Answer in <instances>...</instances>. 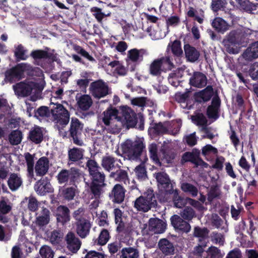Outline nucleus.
<instances>
[{
    "label": "nucleus",
    "instance_id": "36",
    "mask_svg": "<svg viewBox=\"0 0 258 258\" xmlns=\"http://www.w3.org/2000/svg\"><path fill=\"white\" fill-rule=\"evenodd\" d=\"M115 160L114 158L110 156H105L102 160V166L106 170L110 171L115 167Z\"/></svg>",
    "mask_w": 258,
    "mask_h": 258
},
{
    "label": "nucleus",
    "instance_id": "61",
    "mask_svg": "<svg viewBox=\"0 0 258 258\" xmlns=\"http://www.w3.org/2000/svg\"><path fill=\"white\" fill-rule=\"evenodd\" d=\"M128 58L131 61L135 62L138 61L140 58V51L137 49H133L128 51L127 54Z\"/></svg>",
    "mask_w": 258,
    "mask_h": 258
},
{
    "label": "nucleus",
    "instance_id": "24",
    "mask_svg": "<svg viewBox=\"0 0 258 258\" xmlns=\"http://www.w3.org/2000/svg\"><path fill=\"white\" fill-rule=\"evenodd\" d=\"M220 100L218 97L213 98L212 104L207 108V115L209 118L217 119L219 116Z\"/></svg>",
    "mask_w": 258,
    "mask_h": 258
},
{
    "label": "nucleus",
    "instance_id": "29",
    "mask_svg": "<svg viewBox=\"0 0 258 258\" xmlns=\"http://www.w3.org/2000/svg\"><path fill=\"white\" fill-rule=\"evenodd\" d=\"M76 99L78 106L83 110L89 109L93 103L92 99L89 95H81Z\"/></svg>",
    "mask_w": 258,
    "mask_h": 258
},
{
    "label": "nucleus",
    "instance_id": "27",
    "mask_svg": "<svg viewBox=\"0 0 258 258\" xmlns=\"http://www.w3.org/2000/svg\"><path fill=\"white\" fill-rule=\"evenodd\" d=\"M213 94V90L211 86H207L204 90L198 93L196 99L197 102H206L209 101Z\"/></svg>",
    "mask_w": 258,
    "mask_h": 258
},
{
    "label": "nucleus",
    "instance_id": "43",
    "mask_svg": "<svg viewBox=\"0 0 258 258\" xmlns=\"http://www.w3.org/2000/svg\"><path fill=\"white\" fill-rule=\"evenodd\" d=\"M221 195V192L218 186H211L208 192V200L211 202L215 199L220 198Z\"/></svg>",
    "mask_w": 258,
    "mask_h": 258
},
{
    "label": "nucleus",
    "instance_id": "16",
    "mask_svg": "<svg viewBox=\"0 0 258 258\" xmlns=\"http://www.w3.org/2000/svg\"><path fill=\"white\" fill-rule=\"evenodd\" d=\"M166 228V224L158 218H151L149 222V229L154 233H163Z\"/></svg>",
    "mask_w": 258,
    "mask_h": 258
},
{
    "label": "nucleus",
    "instance_id": "45",
    "mask_svg": "<svg viewBox=\"0 0 258 258\" xmlns=\"http://www.w3.org/2000/svg\"><path fill=\"white\" fill-rule=\"evenodd\" d=\"M22 135L20 131L16 130L11 133L9 136L10 143L13 145H18L22 140Z\"/></svg>",
    "mask_w": 258,
    "mask_h": 258
},
{
    "label": "nucleus",
    "instance_id": "49",
    "mask_svg": "<svg viewBox=\"0 0 258 258\" xmlns=\"http://www.w3.org/2000/svg\"><path fill=\"white\" fill-rule=\"evenodd\" d=\"M42 258H53L54 252L51 248L47 245H43L39 250Z\"/></svg>",
    "mask_w": 258,
    "mask_h": 258
},
{
    "label": "nucleus",
    "instance_id": "60",
    "mask_svg": "<svg viewBox=\"0 0 258 258\" xmlns=\"http://www.w3.org/2000/svg\"><path fill=\"white\" fill-rule=\"evenodd\" d=\"M226 4L225 0H212L211 8L214 12H217L223 8Z\"/></svg>",
    "mask_w": 258,
    "mask_h": 258
},
{
    "label": "nucleus",
    "instance_id": "8",
    "mask_svg": "<svg viewBox=\"0 0 258 258\" xmlns=\"http://www.w3.org/2000/svg\"><path fill=\"white\" fill-rule=\"evenodd\" d=\"M26 69V64L20 63L8 70L5 73V81L12 83L19 80Z\"/></svg>",
    "mask_w": 258,
    "mask_h": 258
},
{
    "label": "nucleus",
    "instance_id": "38",
    "mask_svg": "<svg viewBox=\"0 0 258 258\" xmlns=\"http://www.w3.org/2000/svg\"><path fill=\"white\" fill-rule=\"evenodd\" d=\"M11 210V207L8 205L5 201L2 200L0 202V222L6 223L8 219L5 216Z\"/></svg>",
    "mask_w": 258,
    "mask_h": 258
},
{
    "label": "nucleus",
    "instance_id": "40",
    "mask_svg": "<svg viewBox=\"0 0 258 258\" xmlns=\"http://www.w3.org/2000/svg\"><path fill=\"white\" fill-rule=\"evenodd\" d=\"M83 151L79 148H73L69 151V157L70 160L77 161L83 158Z\"/></svg>",
    "mask_w": 258,
    "mask_h": 258
},
{
    "label": "nucleus",
    "instance_id": "63",
    "mask_svg": "<svg viewBox=\"0 0 258 258\" xmlns=\"http://www.w3.org/2000/svg\"><path fill=\"white\" fill-rule=\"evenodd\" d=\"M217 152V149L211 145H207L202 149V154L204 156H207L210 154H216Z\"/></svg>",
    "mask_w": 258,
    "mask_h": 258
},
{
    "label": "nucleus",
    "instance_id": "37",
    "mask_svg": "<svg viewBox=\"0 0 258 258\" xmlns=\"http://www.w3.org/2000/svg\"><path fill=\"white\" fill-rule=\"evenodd\" d=\"M150 158L157 165H161L159 155L158 154V147L156 144H151L148 147Z\"/></svg>",
    "mask_w": 258,
    "mask_h": 258
},
{
    "label": "nucleus",
    "instance_id": "54",
    "mask_svg": "<svg viewBox=\"0 0 258 258\" xmlns=\"http://www.w3.org/2000/svg\"><path fill=\"white\" fill-rule=\"evenodd\" d=\"M135 172L139 179H145L147 177L146 169L143 164L137 166L135 169Z\"/></svg>",
    "mask_w": 258,
    "mask_h": 258
},
{
    "label": "nucleus",
    "instance_id": "50",
    "mask_svg": "<svg viewBox=\"0 0 258 258\" xmlns=\"http://www.w3.org/2000/svg\"><path fill=\"white\" fill-rule=\"evenodd\" d=\"M192 121L198 125L204 126L207 123L206 117L202 113H198L191 116Z\"/></svg>",
    "mask_w": 258,
    "mask_h": 258
},
{
    "label": "nucleus",
    "instance_id": "21",
    "mask_svg": "<svg viewBox=\"0 0 258 258\" xmlns=\"http://www.w3.org/2000/svg\"><path fill=\"white\" fill-rule=\"evenodd\" d=\"M50 212L46 208L42 207L40 214L36 217L35 224L39 227L47 225L50 219Z\"/></svg>",
    "mask_w": 258,
    "mask_h": 258
},
{
    "label": "nucleus",
    "instance_id": "35",
    "mask_svg": "<svg viewBox=\"0 0 258 258\" xmlns=\"http://www.w3.org/2000/svg\"><path fill=\"white\" fill-rule=\"evenodd\" d=\"M30 139L33 142L38 144L41 142L43 139L42 129L39 127H35L29 134Z\"/></svg>",
    "mask_w": 258,
    "mask_h": 258
},
{
    "label": "nucleus",
    "instance_id": "34",
    "mask_svg": "<svg viewBox=\"0 0 258 258\" xmlns=\"http://www.w3.org/2000/svg\"><path fill=\"white\" fill-rule=\"evenodd\" d=\"M109 176L114 178L116 181L123 182L124 183L128 181L127 173L126 171L122 169H118L115 172H111Z\"/></svg>",
    "mask_w": 258,
    "mask_h": 258
},
{
    "label": "nucleus",
    "instance_id": "55",
    "mask_svg": "<svg viewBox=\"0 0 258 258\" xmlns=\"http://www.w3.org/2000/svg\"><path fill=\"white\" fill-rule=\"evenodd\" d=\"M174 194L173 202L174 206L178 208H182L184 205V200L178 195L177 190H174L171 192Z\"/></svg>",
    "mask_w": 258,
    "mask_h": 258
},
{
    "label": "nucleus",
    "instance_id": "11",
    "mask_svg": "<svg viewBox=\"0 0 258 258\" xmlns=\"http://www.w3.org/2000/svg\"><path fill=\"white\" fill-rule=\"evenodd\" d=\"M90 91L94 97L100 98L108 94V88L104 82L98 80L90 84Z\"/></svg>",
    "mask_w": 258,
    "mask_h": 258
},
{
    "label": "nucleus",
    "instance_id": "25",
    "mask_svg": "<svg viewBox=\"0 0 258 258\" xmlns=\"http://www.w3.org/2000/svg\"><path fill=\"white\" fill-rule=\"evenodd\" d=\"M69 212V209L67 207L63 206L58 207L56 211L57 221L63 224L68 222L70 219Z\"/></svg>",
    "mask_w": 258,
    "mask_h": 258
},
{
    "label": "nucleus",
    "instance_id": "48",
    "mask_svg": "<svg viewBox=\"0 0 258 258\" xmlns=\"http://www.w3.org/2000/svg\"><path fill=\"white\" fill-rule=\"evenodd\" d=\"M91 11L93 13V16L97 19L99 23H101L104 17L109 16L110 13H108L107 14H105L102 12L100 8L97 7H93L91 9Z\"/></svg>",
    "mask_w": 258,
    "mask_h": 258
},
{
    "label": "nucleus",
    "instance_id": "13",
    "mask_svg": "<svg viewBox=\"0 0 258 258\" xmlns=\"http://www.w3.org/2000/svg\"><path fill=\"white\" fill-rule=\"evenodd\" d=\"M83 125L77 118H72L71 122L70 134L73 138V142L78 145L81 146L83 141L80 139Z\"/></svg>",
    "mask_w": 258,
    "mask_h": 258
},
{
    "label": "nucleus",
    "instance_id": "23",
    "mask_svg": "<svg viewBox=\"0 0 258 258\" xmlns=\"http://www.w3.org/2000/svg\"><path fill=\"white\" fill-rule=\"evenodd\" d=\"M242 57L247 61L258 57V41L252 43L242 54Z\"/></svg>",
    "mask_w": 258,
    "mask_h": 258
},
{
    "label": "nucleus",
    "instance_id": "62",
    "mask_svg": "<svg viewBox=\"0 0 258 258\" xmlns=\"http://www.w3.org/2000/svg\"><path fill=\"white\" fill-rule=\"evenodd\" d=\"M172 51L176 55H180L182 53L180 41L175 40L171 45Z\"/></svg>",
    "mask_w": 258,
    "mask_h": 258
},
{
    "label": "nucleus",
    "instance_id": "58",
    "mask_svg": "<svg viewBox=\"0 0 258 258\" xmlns=\"http://www.w3.org/2000/svg\"><path fill=\"white\" fill-rule=\"evenodd\" d=\"M31 56L34 59L46 58L49 57L47 51L42 50H36L32 51Z\"/></svg>",
    "mask_w": 258,
    "mask_h": 258
},
{
    "label": "nucleus",
    "instance_id": "46",
    "mask_svg": "<svg viewBox=\"0 0 258 258\" xmlns=\"http://www.w3.org/2000/svg\"><path fill=\"white\" fill-rule=\"evenodd\" d=\"M206 252L207 255L205 258H221L223 256L220 250L215 246H211Z\"/></svg>",
    "mask_w": 258,
    "mask_h": 258
},
{
    "label": "nucleus",
    "instance_id": "42",
    "mask_svg": "<svg viewBox=\"0 0 258 258\" xmlns=\"http://www.w3.org/2000/svg\"><path fill=\"white\" fill-rule=\"evenodd\" d=\"M25 201L28 202V209L31 212H35L38 210L39 202L33 196H30L24 199L23 202Z\"/></svg>",
    "mask_w": 258,
    "mask_h": 258
},
{
    "label": "nucleus",
    "instance_id": "64",
    "mask_svg": "<svg viewBox=\"0 0 258 258\" xmlns=\"http://www.w3.org/2000/svg\"><path fill=\"white\" fill-rule=\"evenodd\" d=\"M209 231L207 228H200L196 227L194 231V235L195 236L204 238L208 234Z\"/></svg>",
    "mask_w": 258,
    "mask_h": 258
},
{
    "label": "nucleus",
    "instance_id": "1",
    "mask_svg": "<svg viewBox=\"0 0 258 258\" xmlns=\"http://www.w3.org/2000/svg\"><path fill=\"white\" fill-rule=\"evenodd\" d=\"M100 120L104 130L111 134H118L123 127L128 128L137 123L135 113L130 108L123 111L122 116L116 108H108L100 115Z\"/></svg>",
    "mask_w": 258,
    "mask_h": 258
},
{
    "label": "nucleus",
    "instance_id": "4",
    "mask_svg": "<svg viewBox=\"0 0 258 258\" xmlns=\"http://www.w3.org/2000/svg\"><path fill=\"white\" fill-rule=\"evenodd\" d=\"M144 146L140 141L126 140L123 144V149L130 160H135L141 156Z\"/></svg>",
    "mask_w": 258,
    "mask_h": 258
},
{
    "label": "nucleus",
    "instance_id": "15",
    "mask_svg": "<svg viewBox=\"0 0 258 258\" xmlns=\"http://www.w3.org/2000/svg\"><path fill=\"white\" fill-rule=\"evenodd\" d=\"M67 248L72 252L76 253L80 248L81 242L72 232H69L66 237Z\"/></svg>",
    "mask_w": 258,
    "mask_h": 258
},
{
    "label": "nucleus",
    "instance_id": "31",
    "mask_svg": "<svg viewBox=\"0 0 258 258\" xmlns=\"http://www.w3.org/2000/svg\"><path fill=\"white\" fill-rule=\"evenodd\" d=\"M184 49L186 57L189 61L195 62L198 59L200 53L195 47L189 44H185L184 46Z\"/></svg>",
    "mask_w": 258,
    "mask_h": 258
},
{
    "label": "nucleus",
    "instance_id": "19",
    "mask_svg": "<svg viewBox=\"0 0 258 258\" xmlns=\"http://www.w3.org/2000/svg\"><path fill=\"white\" fill-rule=\"evenodd\" d=\"M49 167V161L47 158L42 157L36 162L35 166V172L37 175L42 176L48 171Z\"/></svg>",
    "mask_w": 258,
    "mask_h": 258
},
{
    "label": "nucleus",
    "instance_id": "2",
    "mask_svg": "<svg viewBox=\"0 0 258 258\" xmlns=\"http://www.w3.org/2000/svg\"><path fill=\"white\" fill-rule=\"evenodd\" d=\"M52 121L55 127L63 137L67 135V125L70 120V113L68 110L61 104L52 103L50 106Z\"/></svg>",
    "mask_w": 258,
    "mask_h": 258
},
{
    "label": "nucleus",
    "instance_id": "12",
    "mask_svg": "<svg viewBox=\"0 0 258 258\" xmlns=\"http://www.w3.org/2000/svg\"><path fill=\"white\" fill-rule=\"evenodd\" d=\"M156 178L161 189L171 194L173 189V185L168 175L164 172H160L156 173Z\"/></svg>",
    "mask_w": 258,
    "mask_h": 258
},
{
    "label": "nucleus",
    "instance_id": "53",
    "mask_svg": "<svg viewBox=\"0 0 258 258\" xmlns=\"http://www.w3.org/2000/svg\"><path fill=\"white\" fill-rule=\"evenodd\" d=\"M26 52L24 47L22 45H19L16 48L15 55L18 60H25L27 58Z\"/></svg>",
    "mask_w": 258,
    "mask_h": 258
},
{
    "label": "nucleus",
    "instance_id": "3",
    "mask_svg": "<svg viewBox=\"0 0 258 258\" xmlns=\"http://www.w3.org/2000/svg\"><path fill=\"white\" fill-rule=\"evenodd\" d=\"M157 204L153 191L149 189L143 196L137 198L134 203V207L139 211L146 212Z\"/></svg>",
    "mask_w": 258,
    "mask_h": 258
},
{
    "label": "nucleus",
    "instance_id": "6",
    "mask_svg": "<svg viewBox=\"0 0 258 258\" xmlns=\"http://www.w3.org/2000/svg\"><path fill=\"white\" fill-rule=\"evenodd\" d=\"M16 95L25 97L29 95L33 90L41 91L43 86L33 82H20L13 86Z\"/></svg>",
    "mask_w": 258,
    "mask_h": 258
},
{
    "label": "nucleus",
    "instance_id": "39",
    "mask_svg": "<svg viewBox=\"0 0 258 258\" xmlns=\"http://www.w3.org/2000/svg\"><path fill=\"white\" fill-rule=\"evenodd\" d=\"M104 185L103 183H96L93 181L90 186L91 191L94 195L95 199H99L103 192L102 187Z\"/></svg>",
    "mask_w": 258,
    "mask_h": 258
},
{
    "label": "nucleus",
    "instance_id": "9",
    "mask_svg": "<svg viewBox=\"0 0 258 258\" xmlns=\"http://www.w3.org/2000/svg\"><path fill=\"white\" fill-rule=\"evenodd\" d=\"M89 174L91 176L92 179L94 181H97L99 183L104 182L105 175L100 171L101 168L97 163L94 160H88L87 164Z\"/></svg>",
    "mask_w": 258,
    "mask_h": 258
},
{
    "label": "nucleus",
    "instance_id": "7",
    "mask_svg": "<svg viewBox=\"0 0 258 258\" xmlns=\"http://www.w3.org/2000/svg\"><path fill=\"white\" fill-rule=\"evenodd\" d=\"M173 64L169 57H162L155 59L149 66V73L152 76L160 75L162 71V68H166L171 69Z\"/></svg>",
    "mask_w": 258,
    "mask_h": 258
},
{
    "label": "nucleus",
    "instance_id": "30",
    "mask_svg": "<svg viewBox=\"0 0 258 258\" xmlns=\"http://www.w3.org/2000/svg\"><path fill=\"white\" fill-rule=\"evenodd\" d=\"M213 27L218 32L223 33L229 28V25L221 18H216L212 22Z\"/></svg>",
    "mask_w": 258,
    "mask_h": 258
},
{
    "label": "nucleus",
    "instance_id": "33",
    "mask_svg": "<svg viewBox=\"0 0 258 258\" xmlns=\"http://www.w3.org/2000/svg\"><path fill=\"white\" fill-rule=\"evenodd\" d=\"M139 251L138 249L128 247L122 249L120 258H139Z\"/></svg>",
    "mask_w": 258,
    "mask_h": 258
},
{
    "label": "nucleus",
    "instance_id": "22",
    "mask_svg": "<svg viewBox=\"0 0 258 258\" xmlns=\"http://www.w3.org/2000/svg\"><path fill=\"white\" fill-rule=\"evenodd\" d=\"M110 196L113 198L114 202L120 203L124 200L125 189L120 184H117L113 187Z\"/></svg>",
    "mask_w": 258,
    "mask_h": 258
},
{
    "label": "nucleus",
    "instance_id": "59",
    "mask_svg": "<svg viewBox=\"0 0 258 258\" xmlns=\"http://www.w3.org/2000/svg\"><path fill=\"white\" fill-rule=\"evenodd\" d=\"M249 74L252 80L258 81V62H255L250 66Z\"/></svg>",
    "mask_w": 258,
    "mask_h": 258
},
{
    "label": "nucleus",
    "instance_id": "28",
    "mask_svg": "<svg viewBox=\"0 0 258 258\" xmlns=\"http://www.w3.org/2000/svg\"><path fill=\"white\" fill-rule=\"evenodd\" d=\"M22 182L21 177L16 173H12L8 179V185L11 190L15 191L22 185Z\"/></svg>",
    "mask_w": 258,
    "mask_h": 258
},
{
    "label": "nucleus",
    "instance_id": "26",
    "mask_svg": "<svg viewBox=\"0 0 258 258\" xmlns=\"http://www.w3.org/2000/svg\"><path fill=\"white\" fill-rule=\"evenodd\" d=\"M36 192L40 195H44L47 192H51L52 188L49 183L44 180H40L37 182L34 186Z\"/></svg>",
    "mask_w": 258,
    "mask_h": 258
},
{
    "label": "nucleus",
    "instance_id": "52",
    "mask_svg": "<svg viewBox=\"0 0 258 258\" xmlns=\"http://www.w3.org/2000/svg\"><path fill=\"white\" fill-rule=\"evenodd\" d=\"M182 218L187 220H191L195 216L194 210L190 207H186L181 212Z\"/></svg>",
    "mask_w": 258,
    "mask_h": 258
},
{
    "label": "nucleus",
    "instance_id": "56",
    "mask_svg": "<svg viewBox=\"0 0 258 258\" xmlns=\"http://www.w3.org/2000/svg\"><path fill=\"white\" fill-rule=\"evenodd\" d=\"M212 241L215 244L223 245L224 243V237L221 234L217 232H213L211 235Z\"/></svg>",
    "mask_w": 258,
    "mask_h": 258
},
{
    "label": "nucleus",
    "instance_id": "5",
    "mask_svg": "<svg viewBox=\"0 0 258 258\" xmlns=\"http://www.w3.org/2000/svg\"><path fill=\"white\" fill-rule=\"evenodd\" d=\"M257 32L247 28L240 27L231 31L228 36V40L232 44H242L245 41L246 37L253 34H257Z\"/></svg>",
    "mask_w": 258,
    "mask_h": 258
},
{
    "label": "nucleus",
    "instance_id": "18",
    "mask_svg": "<svg viewBox=\"0 0 258 258\" xmlns=\"http://www.w3.org/2000/svg\"><path fill=\"white\" fill-rule=\"evenodd\" d=\"M91 224L86 219H80L77 223L76 232L81 237L85 238L89 234Z\"/></svg>",
    "mask_w": 258,
    "mask_h": 258
},
{
    "label": "nucleus",
    "instance_id": "10",
    "mask_svg": "<svg viewBox=\"0 0 258 258\" xmlns=\"http://www.w3.org/2000/svg\"><path fill=\"white\" fill-rule=\"evenodd\" d=\"M80 176L79 170L76 168H71L70 170L63 169L61 170L57 176L59 183L62 184L67 182L69 179L74 182Z\"/></svg>",
    "mask_w": 258,
    "mask_h": 258
},
{
    "label": "nucleus",
    "instance_id": "47",
    "mask_svg": "<svg viewBox=\"0 0 258 258\" xmlns=\"http://www.w3.org/2000/svg\"><path fill=\"white\" fill-rule=\"evenodd\" d=\"M240 8L247 12H251L255 9V6L247 0H235Z\"/></svg>",
    "mask_w": 258,
    "mask_h": 258
},
{
    "label": "nucleus",
    "instance_id": "14",
    "mask_svg": "<svg viewBox=\"0 0 258 258\" xmlns=\"http://www.w3.org/2000/svg\"><path fill=\"white\" fill-rule=\"evenodd\" d=\"M171 223L174 228L185 233L188 232L191 228L189 224L177 215H174L170 218Z\"/></svg>",
    "mask_w": 258,
    "mask_h": 258
},
{
    "label": "nucleus",
    "instance_id": "57",
    "mask_svg": "<svg viewBox=\"0 0 258 258\" xmlns=\"http://www.w3.org/2000/svg\"><path fill=\"white\" fill-rule=\"evenodd\" d=\"M109 238V234L108 231L107 230L104 229L99 235L98 239V243L101 245H105L108 241Z\"/></svg>",
    "mask_w": 258,
    "mask_h": 258
},
{
    "label": "nucleus",
    "instance_id": "17",
    "mask_svg": "<svg viewBox=\"0 0 258 258\" xmlns=\"http://www.w3.org/2000/svg\"><path fill=\"white\" fill-rule=\"evenodd\" d=\"M200 152L197 150H194L192 152H186L183 156L182 159L185 162H191L196 166H201L206 163L199 158Z\"/></svg>",
    "mask_w": 258,
    "mask_h": 258
},
{
    "label": "nucleus",
    "instance_id": "44",
    "mask_svg": "<svg viewBox=\"0 0 258 258\" xmlns=\"http://www.w3.org/2000/svg\"><path fill=\"white\" fill-rule=\"evenodd\" d=\"M25 158L27 163L28 175L33 177L34 175V157L30 153H27L25 154Z\"/></svg>",
    "mask_w": 258,
    "mask_h": 258
},
{
    "label": "nucleus",
    "instance_id": "51",
    "mask_svg": "<svg viewBox=\"0 0 258 258\" xmlns=\"http://www.w3.org/2000/svg\"><path fill=\"white\" fill-rule=\"evenodd\" d=\"M48 237L52 244H55L60 241L62 235L58 231L53 230L48 234Z\"/></svg>",
    "mask_w": 258,
    "mask_h": 258
},
{
    "label": "nucleus",
    "instance_id": "41",
    "mask_svg": "<svg viewBox=\"0 0 258 258\" xmlns=\"http://www.w3.org/2000/svg\"><path fill=\"white\" fill-rule=\"evenodd\" d=\"M181 188L184 192L189 193L194 197H195L198 195V188L190 183L187 182L182 183L181 185Z\"/></svg>",
    "mask_w": 258,
    "mask_h": 258
},
{
    "label": "nucleus",
    "instance_id": "32",
    "mask_svg": "<svg viewBox=\"0 0 258 258\" xmlns=\"http://www.w3.org/2000/svg\"><path fill=\"white\" fill-rule=\"evenodd\" d=\"M159 249L166 255L173 254L174 247L173 244L166 239L160 240L158 243Z\"/></svg>",
    "mask_w": 258,
    "mask_h": 258
},
{
    "label": "nucleus",
    "instance_id": "20",
    "mask_svg": "<svg viewBox=\"0 0 258 258\" xmlns=\"http://www.w3.org/2000/svg\"><path fill=\"white\" fill-rule=\"evenodd\" d=\"M189 83L194 87L202 88L207 85V79L206 76L203 73L195 72L190 78Z\"/></svg>",
    "mask_w": 258,
    "mask_h": 258
}]
</instances>
